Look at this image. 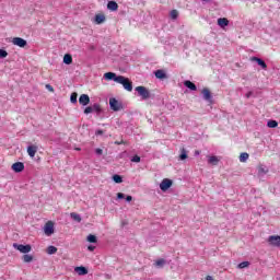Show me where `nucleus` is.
Instances as JSON below:
<instances>
[{
    "label": "nucleus",
    "instance_id": "f257e3e1",
    "mask_svg": "<svg viewBox=\"0 0 280 280\" xmlns=\"http://www.w3.org/2000/svg\"><path fill=\"white\" fill-rule=\"evenodd\" d=\"M104 78L105 80H113L114 82H117V84H121L125 91H128L129 93L132 92V81H130V79L124 75H117L115 72H106Z\"/></svg>",
    "mask_w": 280,
    "mask_h": 280
},
{
    "label": "nucleus",
    "instance_id": "f03ea898",
    "mask_svg": "<svg viewBox=\"0 0 280 280\" xmlns=\"http://www.w3.org/2000/svg\"><path fill=\"white\" fill-rule=\"evenodd\" d=\"M136 91L141 100H150V90L148 88L140 85L136 88Z\"/></svg>",
    "mask_w": 280,
    "mask_h": 280
},
{
    "label": "nucleus",
    "instance_id": "7ed1b4c3",
    "mask_svg": "<svg viewBox=\"0 0 280 280\" xmlns=\"http://www.w3.org/2000/svg\"><path fill=\"white\" fill-rule=\"evenodd\" d=\"M13 248H15V250H19L20 253H23L24 255H27V253H32V245L30 244L23 245L19 243H13Z\"/></svg>",
    "mask_w": 280,
    "mask_h": 280
},
{
    "label": "nucleus",
    "instance_id": "20e7f679",
    "mask_svg": "<svg viewBox=\"0 0 280 280\" xmlns=\"http://www.w3.org/2000/svg\"><path fill=\"white\" fill-rule=\"evenodd\" d=\"M109 107L112 110L117 113V112L121 110V108H124V104H121V102H119L117 98L112 97V98H109Z\"/></svg>",
    "mask_w": 280,
    "mask_h": 280
},
{
    "label": "nucleus",
    "instance_id": "39448f33",
    "mask_svg": "<svg viewBox=\"0 0 280 280\" xmlns=\"http://www.w3.org/2000/svg\"><path fill=\"white\" fill-rule=\"evenodd\" d=\"M172 185H173L172 179H170V178H164V179L161 182V184H160V189H161L162 191H167V189H170V187H172Z\"/></svg>",
    "mask_w": 280,
    "mask_h": 280
},
{
    "label": "nucleus",
    "instance_id": "423d86ee",
    "mask_svg": "<svg viewBox=\"0 0 280 280\" xmlns=\"http://www.w3.org/2000/svg\"><path fill=\"white\" fill-rule=\"evenodd\" d=\"M202 95H203V100L206 102H209V104H213V95H211V91H209V89L205 88L201 91Z\"/></svg>",
    "mask_w": 280,
    "mask_h": 280
},
{
    "label": "nucleus",
    "instance_id": "0eeeda50",
    "mask_svg": "<svg viewBox=\"0 0 280 280\" xmlns=\"http://www.w3.org/2000/svg\"><path fill=\"white\" fill-rule=\"evenodd\" d=\"M11 170H13V172L16 174H21V172L25 170V164H23V162H15L12 164Z\"/></svg>",
    "mask_w": 280,
    "mask_h": 280
},
{
    "label": "nucleus",
    "instance_id": "6e6552de",
    "mask_svg": "<svg viewBox=\"0 0 280 280\" xmlns=\"http://www.w3.org/2000/svg\"><path fill=\"white\" fill-rule=\"evenodd\" d=\"M268 242H269L270 246H276L277 248H280V236L279 235L269 236Z\"/></svg>",
    "mask_w": 280,
    "mask_h": 280
},
{
    "label": "nucleus",
    "instance_id": "1a4fd4ad",
    "mask_svg": "<svg viewBox=\"0 0 280 280\" xmlns=\"http://www.w3.org/2000/svg\"><path fill=\"white\" fill-rule=\"evenodd\" d=\"M13 45H15L16 47H27V40H25L24 38L21 37H14L12 39Z\"/></svg>",
    "mask_w": 280,
    "mask_h": 280
},
{
    "label": "nucleus",
    "instance_id": "9d476101",
    "mask_svg": "<svg viewBox=\"0 0 280 280\" xmlns=\"http://www.w3.org/2000/svg\"><path fill=\"white\" fill-rule=\"evenodd\" d=\"M79 104L81 106H89L91 104V97L88 94H81L79 97Z\"/></svg>",
    "mask_w": 280,
    "mask_h": 280
},
{
    "label": "nucleus",
    "instance_id": "9b49d317",
    "mask_svg": "<svg viewBox=\"0 0 280 280\" xmlns=\"http://www.w3.org/2000/svg\"><path fill=\"white\" fill-rule=\"evenodd\" d=\"M45 235H54V222L48 221L44 226Z\"/></svg>",
    "mask_w": 280,
    "mask_h": 280
},
{
    "label": "nucleus",
    "instance_id": "f8f14e48",
    "mask_svg": "<svg viewBox=\"0 0 280 280\" xmlns=\"http://www.w3.org/2000/svg\"><path fill=\"white\" fill-rule=\"evenodd\" d=\"M252 62H257V65L261 67V69H264L265 71L266 69H268V65H266V61H264V59L259 57H252Z\"/></svg>",
    "mask_w": 280,
    "mask_h": 280
},
{
    "label": "nucleus",
    "instance_id": "ddd939ff",
    "mask_svg": "<svg viewBox=\"0 0 280 280\" xmlns=\"http://www.w3.org/2000/svg\"><path fill=\"white\" fill-rule=\"evenodd\" d=\"M37 152H38V147H36V145L27 147V154H28V156H31V159H34L36 156Z\"/></svg>",
    "mask_w": 280,
    "mask_h": 280
},
{
    "label": "nucleus",
    "instance_id": "4468645a",
    "mask_svg": "<svg viewBox=\"0 0 280 280\" xmlns=\"http://www.w3.org/2000/svg\"><path fill=\"white\" fill-rule=\"evenodd\" d=\"M94 22L96 25H102V23L106 22V15L105 14H96L94 18Z\"/></svg>",
    "mask_w": 280,
    "mask_h": 280
},
{
    "label": "nucleus",
    "instance_id": "2eb2a0df",
    "mask_svg": "<svg viewBox=\"0 0 280 280\" xmlns=\"http://www.w3.org/2000/svg\"><path fill=\"white\" fill-rule=\"evenodd\" d=\"M74 272H77L80 277H84V275H89V269L86 267H75Z\"/></svg>",
    "mask_w": 280,
    "mask_h": 280
},
{
    "label": "nucleus",
    "instance_id": "dca6fc26",
    "mask_svg": "<svg viewBox=\"0 0 280 280\" xmlns=\"http://www.w3.org/2000/svg\"><path fill=\"white\" fill-rule=\"evenodd\" d=\"M107 10H110V12H117V10H119V4H117L115 1H109L107 3Z\"/></svg>",
    "mask_w": 280,
    "mask_h": 280
},
{
    "label": "nucleus",
    "instance_id": "f3484780",
    "mask_svg": "<svg viewBox=\"0 0 280 280\" xmlns=\"http://www.w3.org/2000/svg\"><path fill=\"white\" fill-rule=\"evenodd\" d=\"M218 25H219V27H222V28L229 26V19H226V18H219L218 19Z\"/></svg>",
    "mask_w": 280,
    "mask_h": 280
},
{
    "label": "nucleus",
    "instance_id": "a211bd4d",
    "mask_svg": "<svg viewBox=\"0 0 280 280\" xmlns=\"http://www.w3.org/2000/svg\"><path fill=\"white\" fill-rule=\"evenodd\" d=\"M155 78H158V80H165V78H167V74L165 73L164 70H156L154 72Z\"/></svg>",
    "mask_w": 280,
    "mask_h": 280
},
{
    "label": "nucleus",
    "instance_id": "6ab92c4d",
    "mask_svg": "<svg viewBox=\"0 0 280 280\" xmlns=\"http://www.w3.org/2000/svg\"><path fill=\"white\" fill-rule=\"evenodd\" d=\"M184 86H186V89H189L190 91H198V88L194 84V82L189 80L184 82Z\"/></svg>",
    "mask_w": 280,
    "mask_h": 280
},
{
    "label": "nucleus",
    "instance_id": "aec40b11",
    "mask_svg": "<svg viewBox=\"0 0 280 280\" xmlns=\"http://www.w3.org/2000/svg\"><path fill=\"white\" fill-rule=\"evenodd\" d=\"M257 170L258 176H266V174H268V168L262 164H260Z\"/></svg>",
    "mask_w": 280,
    "mask_h": 280
},
{
    "label": "nucleus",
    "instance_id": "412c9836",
    "mask_svg": "<svg viewBox=\"0 0 280 280\" xmlns=\"http://www.w3.org/2000/svg\"><path fill=\"white\" fill-rule=\"evenodd\" d=\"M22 260L24 261V264H32V261H34V256L30 254H24L22 256Z\"/></svg>",
    "mask_w": 280,
    "mask_h": 280
},
{
    "label": "nucleus",
    "instance_id": "4be33fe9",
    "mask_svg": "<svg viewBox=\"0 0 280 280\" xmlns=\"http://www.w3.org/2000/svg\"><path fill=\"white\" fill-rule=\"evenodd\" d=\"M208 163L210 165H218V163H220V159H218L215 155H212L208 159Z\"/></svg>",
    "mask_w": 280,
    "mask_h": 280
},
{
    "label": "nucleus",
    "instance_id": "5701e85b",
    "mask_svg": "<svg viewBox=\"0 0 280 280\" xmlns=\"http://www.w3.org/2000/svg\"><path fill=\"white\" fill-rule=\"evenodd\" d=\"M73 62V57L70 54H66L63 56V63L65 65H71Z\"/></svg>",
    "mask_w": 280,
    "mask_h": 280
},
{
    "label": "nucleus",
    "instance_id": "b1692460",
    "mask_svg": "<svg viewBox=\"0 0 280 280\" xmlns=\"http://www.w3.org/2000/svg\"><path fill=\"white\" fill-rule=\"evenodd\" d=\"M57 253H58V247H56L54 245L48 246V248H47L48 255H56Z\"/></svg>",
    "mask_w": 280,
    "mask_h": 280
},
{
    "label": "nucleus",
    "instance_id": "393cba45",
    "mask_svg": "<svg viewBox=\"0 0 280 280\" xmlns=\"http://www.w3.org/2000/svg\"><path fill=\"white\" fill-rule=\"evenodd\" d=\"M70 218L72 220H74V222H82V217H80V214L75 213V212H71L70 213Z\"/></svg>",
    "mask_w": 280,
    "mask_h": 280
},
{
    "label": "nucleus",
    "instance_id": "a878e982",
    "mask_svg": "<svg viewBox=\"0 0 280 280\" xmlns=\"http://www.w3.org/2000/svg\"><path fill=\"white\" fill-rule=\"evenodd\" d=\"M92 113H96L97 115H100V113H102V106H100V104L95 103L92 106Z\"/></svg>",
    "mask_w": 280,
    "mask_h": 280
},
{
    "label": "nucleus",
    "instance_id": "bb28decb",
    "mask_svg": "<svg viewBox=\"0 0 280 280\" xmlns=\"http://www.w3.org/2000/svg\"><path fill=\"white\" fill-rule=\"evenodd\" d=\"M187 156V150L185 148L180 149L179 161H185Z\"/></svg>",
    "mask_w": 280,
    "mask_h": 280
},
{
    "label": "nucleus",
    "instance_id": "cd10ccee",
    "mask_svg": "<svg viewBox=\"0 0 280 280\" xmlns=\"http://www.w3.org/2000/svg\"><path fill=\"white\" fill-rule=\"evenodd\" d=\"M70 102H71V104H78V92H73L70 95Z\"/></svg>",
    "mask_w": 280,
    "mask_h": 280
},
{
    "label": "nucleus",
    "instance_id": "c85d7f7f",
    "mask_svg": "<svg viewBox=\"0 0 280 280\" xmlns=\"http://www.w3.org/2000/svg\"><path fill=\"white\" fill-rule=\"evenodd\" d=\"M248 156L249 155L246 152L241 153V155H240L241 163H246L248 161Z\"/></svg>",
    "mask_w": 280,
    "mask_h": 280
},
{
    "label": "nucleus",
    "instance_id": "c756f323",
    "mask_svg": "<svg viewBox=\"0 0 280 280\" xmlns=\"http://www.w3.org/2000/svg\"><path fill=\"white\" fill-rule=\"evenodd\" d=\"M88 242H90V244H97V236L93 234L88 235Z\"/></svg>",
    "mask_w": 280,
    "mask_h": 280
},
{
    "label": "nucleus",
    "instance_id": "7c9ffc66",
    "mask_svg": "<svg viewBox=\"0 0 280 280\" xmlns=\"http://www.w3.org/2000/svg\"><path fill=\"white\" fill-rule=\"evenodd\" d=\"M113 180L114 183H117V184L124 183V177H121V175L116 174V175H113Z\"/></svg>",
    "mask_w": 280,
    "mask_h": 280
},
{
    "label": "nucleus",
    "instance_id": "2f4dec72",
    "mask_svg": "<svg viewBox=\"0 0 280 280\" xmlns=\"http://www.w3.org/2000/svg\"><path fill=\"white\" fill-rule=\"evenodd\" d=\"M268 128H277V126H279V122H277V120H269L267 122Z\"/></svg>",
    "mask_w": 280,
    "mask_h": 280
},
{
    "label": "nucleus",
    "instance_id": "473e14b6",
    "mask_svg": "<svg viewBox=\"0 0 280 280\" xmlns=\"http://www.w3.org/2000/svg\"><path fill=\"white\" fill-rule=\"evenodd\" d=\"M248 266H250L249 261H243L238 264L237 268L244 269V268H248Z\"/></svg>",
    "mask_w": 280,
    "mask_h": 280
},
{
    "label": "nucleus",
    "instance_id": "72a5a7b5",
    "mask_svg": "<svg viewBox=\"0 0 280 280\" xmlns=\"http://www.w3.org/2000/svg\"><path fill=\"white\" fill-rule=\"evenodd\" d=\"M155 266L158 268H163V266H165V259H159L155 261Z\"/></svg>",
    "mask_w": 280,
    "mask_h": 280
},
{
    "label": "nucleus",
    "instance_id": "f704fd0d",
    "mask_svg": "<svg viewBox=\"0 0 280 280\" xmlns=\"http://www.w3.org/2000/svg\"><path fill=\"white\" fill-rule=\"evenodd\" d=\"M171 19H173L174 21H176V19H178V11L177 10H172L171 11Z\"/></svg>",
    "mask_w": 280,
    "mask_h": 280
},
{
    "label": "nucleus",
    "instance_id": "c9c22d12",
    "mask_svg": "<svg viewBox=\"0 0 280 280\" xmlns=\"http://www.w3.org/2000/svg\"><path fill=\"white\" fill-rule=\"evenodd\" d=\"M131 163H141V156L135 155L131 158Z\"/></svg>",
    "mask_w": 280,
    "mask_h": 280
},
{
    "label": "nucleus",
    "instance_id": "e433bc0d",
    "mask_svg": "<svg viewBox=\"0 0 280 280\" xmlns=\"http://www.w3.org/2000/svg\"><path fill=\"white\" fill-rule=\"evenodd\" d=\"M0 58H8V51L0 48Z\"/></svg>",
    "mask_w": 280,
    "mask_h": 280
},
{
    "label": "nucleus",
    "instance_id": "4c0bfd02",
    "mask_svg": "<svg viewBox=\"0 0 280 280\" xmlns=\"http://www.w3.org/2000/svg\"><path fill=\"white\" fill-rule=\"evenodd\" d=\"M91 113H93V107L92 106L85 107L84 115H91Z\"/></svg>",
    "mask_w": 280,
    "mask_h": 280
},
{
    "label": "nucleus",
    "instance_id": "58836bf2",
    "mask_svg": "<svg viewBox=\"0 0 280 280\" xmlns=\"http://www.w3.org/2000/svg\"><path fill=\"white\" fill-rule=\"evenodd\" d=\"M95 154H97L98 156H102L104 154V150L97 148L95 149Z\"/></svg>",
    "mask_w": 280,
    "mask_h": 280
},
{
    "label": "nucleus",
    "instance_id": "ea45409f",
    "mask_svg": "<svg viewBox=\"0 0 280 280\" xmlns=\"http://www.w3.org/2000/svg\"><path fill=\"white\" fill-rule=\"evenodd\" d=\"M117 198L118 200H124V198H126V195L124 192H118Z\"/></svg>",
    "mask_w": 280,
    "mask_h": 280
},
{
    "label": "nucleus",
    "instance_id": "a19ab883",
    "mask_svg": "<svg viewBox=\"0 0 280 280\" xmlns=\"http://www.w3.org/2000/svg\"><path fill=\"white\" fill-rule=\"evenodd\" d=\"M102 135H104V130L98 129V130L95 131V136H96V137H100V136H102Z\"/></svg>",
    "mask_w": 280,
    "mask_h": 280
},
{
    "label": "nucleus",
    "instance_id": "79ce46f5",
    "mask_svg": "<svg viewBox=\"0 0 280 280\" xmlns=\"http://www.w3.org/2000/svg\"><path fill=\"white\" fill-rule=\"evenodd\" d=\"M46 89L50 92H54V86L49 85V84H46Z\"/></svg>",
    "mask_w": 280,
    "mask_h": 280
},
{
    "label": "nucleus",
    "instance_id": "37998d69",
    "mask_svg": "<svg viewBox=\"0 0 280 280\" xmlns=\"http://www.w3.org/2000/svg\"><path fill=\"white\" fill-rule=\"evenodd\" d=\"M126 200H127V202H132V196H130V195L127 196V197H126Z\"/></svg>",
    "mask_w": 280,
    "mask_h": 280
},
{
    "label": "nucleus",
    "instance_id": "c03bdc74",
    "mask_svg": "<svg viewBox=\"0 0 280 280\" xmlns=\"http://www.w3.org/2000/svg\"><path fill=\"white\" fill-rule=\"evenodd\" d=\"M88 250H90V252L92 253L93 250H95V246L90 245V246L88 247Z\"/></svg>",
    "mask_w": 280,
    "mask_h": 280
},
{
    "label": "nucleus",
    "instance_id": "a18cd8bd",
    "mask_svg": "<svg viewBox=\"0 0 280 280\" xmlns=\"http://www.w3.org/2000/svg\"><path fill=\"white\" fill-rule=\"evenodd\" d=\"M114 143H115V145H122L124 140H121V141H115Z\"/></svg>",
    "mask_w": 280,
    "mask_h": 280
},
{
    "label": "nucleus",
    "instance_id": "49530a36",
    "mask_svg": "<svg viewBox=\"0 0 280 280\" xmlns=\"http://www.w3.org/2000/svg\"><path fill=\"white\" fill-rule=\"evenodd\" d=\"M253 95V92H248L246 95H245V97H247V100H248V97H250Z\"/></svg>",
    "mask_w": 280,
    "mask_h": 280
},
{
    "label": "nucleus",
    "instance_id": "de8ad7c7",
    "mask_svg": "<svg viewBox=\"0 0 280 280\" xmlns=\"http://www.w3.org/2000/svg\"><path fill=\"white\" fill-rule=\"evenodd\" d=\"M206 280H213V277L207 276V277H206Z\"/></svg>",
    "mask_w": 280,
    "mask_h": 280
},
{
    "label": "nucleus",
    "instance_id": "09e8293b",
    "mask_svg": "<svg viewBox=\"0 0 280 280\" xmlns=\"http://www.w3.org/2000/svg\"><path fill=\"white\" fill-rule=\"evenodd\" d=\"M200 155V151H195V156H199Z\"/></svg>",
    "mask_w": 280,
    "mask_h": 280
},
{
    "label": "nucleus",
    "instance_id": "8fccbe9b",
    "mask_svg": "<svg viewBox=\"0 0 280 280\" xmlns=\"http://www.w3.org/2000/svg\"><path fill=\"white\" fill-rule=\"evenodd\" d=\"M201 1H205V3H209L211 0H201Z\"/></svg>",
    "mask_w": 280,
    "mask_h": 280
}]
</instances>
